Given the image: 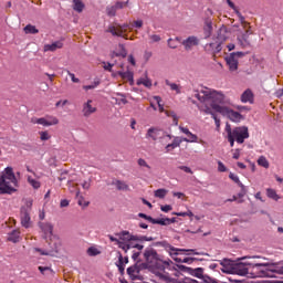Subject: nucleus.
<instances>
[{
    "label": "nucleus",
    "mask_w": 283,
    "mask_h": 283,
    "mask_svg": "<svg viewBox=\"0 0 283 283\" xmlns=\"http://www.w3.org/2000/svg\"><path fill=\"white\" fill-rule=\"evenodd\" d=\"M195 98L200 101L202 105H210L209 107L214 112H218L216 107H224L223 105H231V99L224 96L223 92H218L216 90L206 88L201 92L195 91Z\"/></svg>",
    "instance_id": "nucleus-1"
},
{
    "label": "nucleus",
    "mask_w": 283,
    "mask_h": 283,
    "mask_svg": "<svg viewBox=\"0 0 283 283\" xmlns=\"http://www.w3.org/2000/svg\"><path fill=\"white\" fill-rule=\"evenodd\" d=\"M250 266L248 277H275V265L270 263L247 262Z\"/></svg>",
    "instance_id": "nucleus-2"
},
{
    "label": "nucleus",
    "mask_w": 283,
    "mask_h": 283,
    "mask_svg": "<svg viewBox=\"0 0 283 283\" xmlns=\"http://www.w3.org/2000/svg\"><path fill=\"white\" fill-rule=\"evenodd\" d=\"M179 269H181V271H185L186 273H189V275H192V277H198L199 281H196L191 277H185L184 280L179 281L178 283H218V281H216V279H212L211 276L205 274V269L202 268H188L185 265H180Z\"/></svg>",
    "instance_id": "nucleus-3"
},
{
    "label": "nucleus",
    "mask_w": 283,
    "mask_h": 283,
    "mask_svg": "<svg viewBox=\"0 0 283 283\" xmlns=\"http://www.w3.org/2000/svg\"><path fill=\"white\" fill-rule=\"evenodd\" d=\"M14 187H17V176H14L12 167H7L4 171L0 174V193H14V191H17Z\"/></svg>",
    "instance_id": "nucleus-4"
},
{
    "label": "nucleus",
    "mask_w": 283,
    "mask_h": 283,
    "mask_svg": "<svg viewBox=\"0 0 283 283\" xmlns=\"http://www.w3.org/2000/svg\"><path fill=\"white\" fill-rule=\"evenodd\" d=\"M144 260L149 264V266H158L159 271H165L169 269L174 262L171 260L163 261L160 254L154 248H146L144 251Z\"/></svg>",
    "instance_id": "nucleus-5"
},
{
    "label": "nucleus",
    "mask_w": 283,
    "mask_h": 283,
    "mask_svg": "<svg viewBox=\"0 0 283 283\" xmlns=\"http://www.w3.org/2000/svg\"><path fill=\"white\" fill-rule=\"evenodd\" d=\"M154 247H161L169 253L170 258H174V255H180L181 253H186V255H207L209 258V253L207 252H198L196 249H178L171 245L167 241H158L154 243Z\"/></svg>",
    "instance_id": "nucleus-6"
},
{
    "label": "nucleus",
    "mask_w": 283,
    "mask_h": 283,
    "mask_svg": "<svg viewBox=\"0 0 283 283\" xmlns=\"http://www.w3.org/2000/svg\"><path fill=\"white\" fill-rule=\"evenodd\" d=\"M226 134H231V136L235 139V143H238V145H242L244 140L249 138V127L238 126V127L231 128V124L227 123Z\"/></svg>",
    "instance_id": "nucleus-7"
},
{
    "label": "nucleus",
    "mask_w": 283,
    "mask_h": 283,
    "mask_svg": "<svg viewBox=\"0 0 283 283\" xmlns=\"http://www.w3.org/2000/svg\"><path fill=\"white\" fill-rule=\"evenodd\" d=\"M146 138L148 140H160V143H169L172 137L160 128L150 127L146 133Z\"/></svg>",
    "instance_id": "nucleus-8"
},
{
    "label": "nucleus",
    "mask_w": 283,
    "mask_h": 283,
    "mask_svg": "<svg viewBox=\"0 0 283 283\" xmlns=\"http://www.w3.org/2000/svg\"><path fill=\"white\" fill-rule=\"evenodd\" d=\"M218 114L229 118L232 123H240L244 117L239 112H235L227 106H216Z\"/></svg>",
    "instance_id": "nucleus-9"
},
{
    "label": "nucleus",
    "mask_w": 283,
    "mask_h": 283,
    "mask_svg": "<svg viewBox=\"0 0 283 283\" xmlns=\"http://www.w3.org/2000/svg\"><path fill=\"white\" fill-rule=\"evenodd\" d=\"M248 262L249 261L233 263L230 274L241 275V276L249 275L250 266L249 264H247Z\"/></svg>",
    "instance_id": "nucleus-10"
},
{
    "label": "nucleus",
    "mask_w": 283,
    "mask_h": 283,
    "mask_svg": "<svg viewBox=\"0 0 283 283\" xmlns=\"http://www.w3.org/2000/svg\"><path fill=\"white\" fill-rule=\"evenodd\" d=\"M35 125H42V127H52V125H59V118L54 116L40 117L32 120Z\"/></svg>",
    "instance_id": "nucleus-11"
},
{
    "label": "nucleus",
    "mask_w": 283,
    "mask_h": 283,
    "mask_svg": "<svg viewBox=\"0 0 283 283\" xmlns=\"http://www.w3.org/2000/svg\"><path fill=\"white\" fill-rule=\"evenodd\" d=\"M181 45H184L186 52H191L193 48L200 45V39L196 35H190L181 42Z\"/></svg>",
    "instance_id": "nucleus-12"
},
{
    "label": "nucleus",
    "mask_w": 283,
    "mask_h": 283,
    "mask_svg": "<svg viewBox=\"0 0 283 283\" xmlns=\"http://www.w3.org/2000/svg\"><path fill=\"white\" fill-rule=\"evenodd\" d=\"M39 227L41 231L43 232L44 240H48V238H52V233L54 231V226L49 222H39Z\"/></svg>",
    "instance_id": "nucleus-13"
},
{
    "label": "nucleus",
    "mask_w": 283,
    "mask_h": 283,
    "mask_svg": "<svg viewBox=\"0 0 283 283\" xmlns=\"http://www.w3.org/2000/svg\"><path fill=\"white\" fill-rule=\"evenodd\" d=\"M179 130L187 136L182 137L184 143H198V135L189 132V128L179 126Z\"/></svg>",
    "instance_id": "nucleus-14"
},
{
    "label": "nucleus",
    "mask_w": 283,
    "mask_h": 283,
    "mask_svg": "<svg viewBox=\"0 0 283 283\" xmlns=\"http://www.w3.org/2000/svg\"><path fill=\"white\" fill-rule=\"evenodd\" d=\"M82 114L85 118H90L91 114H96V106L92 105V99H88L82 106Z\"/></svg>",
    "instance_id": "nucleus-15"
},
{
    "label": "nucleus",
    "mask_w": 283,
    "mask_h": 283,
    "mask_svg": "<svg viewBox=\"0 0 283 283\" xmlns=\"http://www.w3.org/2000/svg\"><path fill=\"white\" fill-rule=\"evenodd\" d=\"M226 63L230 72H238L239 61L235 59V54L230 53L228 56H226Z\"/></svg>",
    "instance_id": "nucleus-16"
},
{
    "label": "nucleus",
    "mask_w": 283,
    "mask_h": 283,
    "mask_svg": "<svg viewBox=\"0 0 283 283\" xmlns=\"http://www.w3.org/2000/svg\"><path fill=\"white\" fill-rule=\"evenodd\" d=\"M198 107H199L200 112H203V114H208L211 116V118H213L216 127H220V118H218V115H216V113H213L211 107H209L208 105H200Z\"/></svg>",
    "instance_id": "nucleus-17"
},
{
    "label": "nucleus",
    "mask_w": 283,
    "mask_h": 283,
    "mask_svg": "<svg viewBox=\"0 0 283 283\" xmlns=\"http://www.w3.org/2000/svg\"><path fill=\"white\" fill-rule=\"evenodd\" d=\"M172 143L171 144H168L166 145L165 149H166V153L169 154V151H174V149L180 147V145H182V143H185V138L184 137H172Z\"/></svg>",
    "instance_id": "nucleus-18"
},
{
    "label": "nucleus",
    "mask_w": 283,
    "mask_h": 283,
    "mask_svg": "<svg viewBox=\"0 0 283 283\" xmlns=\"http://www.w3.org/2000/svg\"><path fill=\"white\" fill-rule=\"evenodd\" d=\"M249 34H251V32L249 30H247L241 35H238L237 41H238L240 46L251 48V41H249Z\"/></svg>",
    "instance_id": "nucleus-19"
},
{
    "label": "nucleus",
    "mask_w": 283,
    "mask_h": 283,
    "mask_svg": "<svg viewBox=\"0 0 283 283\" xmlns=\"http://www.w3.org/2000/svg\"><path fill=\"white\" fill-rule=\"evenodd\" d=\"M30 211L28 209L22 208L21 209V224L24 227V229H30Z\"/></svg>",
    "instance_id": "nucleus-20"
},
{
    "label": "nucleus",
    "mask_w": 283,
    "mask_h": 283,
    "mask_svg": "<svg viewBox=\"0 0 283 283\" xmlns=\"http://www.w3.org/2000/svg\"><path fill=\"white\" fill-rule=\"evenodd\" d=\"M219 263L222 266V273L231 274V271L233 269V261H231V259H223L219 261Z\"/></svg>",
    "instance_id": "nucleus-21"
},
{
    "label": "nucleus",
    "mask_w": 283,
    "mask_h": 283,
    "mask_svg": "<svg viewBox=\"0 0 283 283\" xmlns=\"http://www.w3.org/2000/svg\"><path fill=\"white\" fill-rule=\"evenodd\" d=\"M172 260L175 262H178V263L193 264V262H196V261L202 262V260H205V259H198V258H184V259H181V258H178V255H174Z\"/></svg>",
    "instance_id": "nucleus-22"
},
{
    "label": "nucleus",
    "mask_w": 283,
    "mask_h": 283,
    "mask_svg": "<svg viewBox=\"0 0 283 283\" xmlns=\"http://www.w3.org/2000/svg\"><path fill=\"white\" fill-rule=\"evenodd\" d=\"M117 74L124 81H128L129 85H134V72H132V71H126V72L118 71Z\"/></svg>",
    "instance_id": "nucleus-23"
},
{
    "label": "nucleus",
    "mask_w": 283,
    "mask_h": 283,
    "mask_svg": "<svg viewBox=\"0 0 283 283\" xmlns=\"http://www.w3.org/2000/svg\"><path fill=\"white\" fill-rule=\"evenodd\" d=\"M212 32H213V22L211 21V19H207L203 27L205 39H209Z\"/></svg>",
    "instance_id": "nucleus-24"
},
{
    "label": "nucleus",
    "mask_w": 283,
    "mask_h": 283,
    "mask_svg": "<svg viewBox=\"0 0 283 283\" xmlns=\"http://www.w3.org/2000/svg\"><path fill=\"white\" fill-rule=\"evenodd\" d=\"M61 48H63V42L55 41L51 44H45L44 52H56V50H61Z\"/></svg>",
    "instance_id": "nucleus-25"
},
{
    "label": "nucleus",
    "mask_w": 283,
    "mask_h": 283,
    "mask_svg": "<svg viewBox=\"0 0 283 283\" xmlns=\"http://www.w3.org/2000/svg\"><path fill=\"white\" fill-rule=\"evenodd\" d=\"M135 273H140V266H138V263L127 268V275H129L130 279L136 280V277H138Z\"/></svg>",
    "instance_id": "nucleus-26"
},
{
    "label": "nucleus",
    "mask_w": 283,
    "mask_h": 283,
    "mask_svg": "<svg viewBox=\"0 0 283 283\" xmlns=\"http://www.w3.org/2000/svg\"><path fill=\"white\" fill-rule=\"evenodd\" d=\"M242 103H253V92L251 90H245L241 95Z\"/></svg>",
    "instance_id": "nucleus-27"
},
{
    "label": "nucleus",
    "mask_w": 283,
    "mask_h": 283,
    "mask_svg": "<svg viewBox=\"0 0 283 283\" xmlns=\"http://www.w3.org/2000/svg\"><path fill=\"white\" fill-rule=\"evenodd\" d=\"M73 10L81 13L85 10V4L81 0H73Z\"/></svg>",
    "instance_id": "nucleus-28"
},
{
    "label": "nucleus",
    "mask_w": 283,
    "mask_h": 283,
    "mask_svg": "<svg viewBox=\"0 0 283 283\" xmlns=\"http://www.w3.org/2000/svg\"><path fill=\"white\" fill-rule=\"evenodd\" d=\"M116 235H118L120 242H132V234L129 233V231H122L120 233H117Z\"/></svg>",
    "instance_id": "nucleus-29"
},
{
    "label": "nucleus",
    "mask_w": 283,
    "mask_h": 283,
    "mask_svg": "<svg viewBox=\"0 0 283 283\" xmlns=\"http://www.w3.org/2000/svg\"><path fill=\"white\" fill-rule=\"evenodd\" d=\"M137 85H144V87H151V80L147 77V73H145V77H140L137 80Z\"/></svg>",
    "instance_id": "nucleus-30"
},
{
    "label": "nucleus",
    "mask_w": 283,
    "mask_h": 283,
    "mask_svg": "<svg viewBox=\"0 0 283 283\" xmlns=\"http://www.w3.org/2000/svg\"><path fill=\"white\" fill-rule=\"evenodd\" d=\"M166 85L168 87H170L171 92H176V94H181V87L180 85L176 84V83H171L169 80L165 81Z\"/></svg>",
    "instance_id": "nucleus-31"
},
{
    "label": "nucleus",
    "mask_w": 283,
    "mask_h": 283,
    "mask_svg": "<svg viewBox=\"0 0 283 283\" xmlns=\"http://www.w3.org/2000/svg\"><path fill=\"white\" fill-rule=\"evenodd\" d=\"M20 235H21V232H19L18 230H13V231L9 234L8 240H9V242H14V243H17V242H19Z\"/></svg>",
    "instance_id": "nucleus-32"
},
{
    "label": "nucleus",
    "mask_w": 283,
    "mask_h": 283,
    "mask_svg": "<svg viewBox=\"0 0 283 283\" xmlns=\"http://www.w3.org/2000/svg\"><path fill=\"white\" fill-rule=\"evenodd\" d=\"M153 224H160L161 227H169V218H153Z\"/></svg>",
    "instance_id": "nucleus-33"
},
{
    "label": "nucleus",
    "mask_w": 283,
    "mask_h": 283,
    "mask_svg": "<svg viewBox=\"0 0 283 283\" xmlns=\"http://www.w3.org/2000/svg\"><path fill=\"white\" fill-rule=\"evenodd\" d=\"M114 185L118 191H127L129 189V186L125 181L116 180Z\"/></svg>",
    "instance_id": "nucleus-34"
},
{
    "label": "nucleus",
    "mask_w": 283,
    "mask_h": 283,
    "mask_svg": "<svg viewBox=\"0 0 283 283\" xmlns=\"http://www.w3.org/2000/svg\"><path fill=\"white\" fill-rule=\"evenodd\" d=\"M116 266L118 268V271L122 275L125 274V263L123 262V254L120 253L118 255V261L116 263Z\"/></svg>",
    "instance_id": "nucleus-35"
},
{
    "label": "nucleus",
    "mask_w": 283,
    "mask_h": 283,
    "mask_svg": "<svg viewBox=\"0 0 283 283\" xmlns=\"http://www.w3.org/2000/svg\"><path fill=\"white\" fill-rule=\"evenodd\" d=\"M266 193H268V198H271L272 200H275L276 202H277V200H280V195L272 188H268Z\"/></svg>",
    "instance_id": "nucleus-36"
},
{
    "label": "nucleus",
    "mask_w": 283,
    "mask_h": 283,
    "mask_svg": "<svg viewBox=\"0 0 283 283\" xmlns=\"http://www.w3.org/2000/svg\"><path fill=\"white\" fill-rule=\"evenodd\" d=\"M25 34H39V29L32 24H28L24 27Z\"/></svg>",
    "instance_id": "nucleus-37"
},
{
    "label": "nucleus",
    "mask_w": 283,
    "mask_h": 283,
    "mask_svg": "<svg viewBox=\"0 0 283 283\" xmlns=\"http://www.w3.org/2000/svg\"><path fill=\"white\" fill-rule=\"evenodd\" d=\"M98 85H101V80H95L91 85H84L83 90H85V92H87L90 90H96V87H98Z\"/></svg>",
    "instance_id": "nucleus-38"
},
{
    "label": "nucleus",
    "mask_w": 283,
    "mask_h": 283,
    "mask_svg": "<svg viewBox=\"0 0 283 283\" xmlns=\"http://www.w3.org/2000/svg\"><path fill=\"white\" fill-rule=\"evenodd\" d=\"M258 165L264 167V169H269V160L264 156L259 157Z\"/></svg>",
    "instance_id": "nucleus-39"
},
{
    "label": "nucleus",
    "mask_w": 283,
    "mask_h": 283,
    "mask_svg": "<svg viewBox=\"0 0 283 283\" xmlns=\"http://www.w3.org/2000/svg\"><path fill=\"white\" fill-rule=\"evenodd\" d=\"M117 245H118V248L122 249V251H124L125 253H127V251H129V249H132V244L125 243L124 241H117Z\"/></svg>",
    "instance_id": "nucleus-40"
},
{
    "label": "nucleus",
    "mask_w": 283,
    "mask_h": 283,
    "mask_svg": "<svg viewBox=\"0 0 283 283\" xmlns=\"http://www.w3.org/2000/svg\"><path fill=\"white\" fill-rule=\"evenodd\" d=\"M237 17L239 18V21L242 25V28H247L249 25V22L244 19V15L240 11H235Z\"/></svg>",
    "instance_id": "nucleus-41"
},
{
    "label": "nucleus",
    "mask_w": 283,
    "mask_h": 283,
    "mask_svg": "<svg viewBox=\"0 0 283 283\" xmlns=\"http://www.w3.org/2000/svg\"><path fill=\"white\" fill-rule=\"evenodd\" d=\"M119 52L116 53V56H122L125 59L127 56V49H125V44H119L118 45Z\"/></svg>",
    "instance_id": "nucleus-42"
},
{
    "label": "nucleus",
    "mask_w": 283,
    "mask_h": 283,
    "mask_svg": "<svg viewBox=\"0 0 283 283\" xmlns=\"http://www.w3.org/2000/svg\"><path fill=\"white\" fill-rule=\"evenodd\" d=\"M28 182L33 187V189H40L41 182L39 180L33 179L32 177H28Z\"/></svg>",
    "instance_id": "nucleus-43"
},
{
    "label": "nucleus",
    "mask_w": 283,
    "mask_h": 283,
    "mask_svg": "<svg viewBox=\"0 0 283 283\" xmlns=\"http://www.w3.org/2000/svg\"><path fill=\"white\" fill-rule=\"evenodd\" d=\"M165 196H167V190L166 189H163V188H160V189H157L156 191H155V198H165Z\"/></svg>",
    "instance_id": "nucleus-44"
},
{
    "label": "nucleus",
    "mask_w": 283,
    "mask_h": 283,
    "mask_svg": "<svg viewBox=\"0 0 283 283\" xmlns=\"http://www.w3.org/2000/svg\"><path fill=\"white\" fill-rule=\"evenodd\" d=\"M108 32H109L113 36H123V30L116 31V28H115V27H109V28H108Z\"/></svg>",
    "instance_id": "nucleus-45"
},
{
    "label": "nucleus",
    "mask_w": 283,
    "mask_h": 283,
    "mask_svg": "<svg viewBox=\"0 0 283 283\" xmlns=\"http://www.w3.org/2000/svg\"><path fill=\"white\" fill-rule=\"evenodd\" d=\"M87 254L91 256H96V255H101V251H98V249L91 247L87 249Z\"/></svg>",
    "instance_id": "nucleus-46"
},
{
    "label": "nucleus",
    "mask_w": 283,
    "mask_h": 283,
    "mask_svg": "<svg viewBox=\"0 0 283 283\" xmlns=\"http://www.w3.org/2000/svg\"><path fill=\"white\" fill-rule=\"evenodd\" d=\"M116 11H117V9H116L115 4L106 8V12H107L108 17H116Z\"/></svg>",
    "instance_id": "nucleus-47"
},
{
    "label": "nucleus",
    "mask_w": 283,
    "mask_h": 283,
    "mask_svg": "<svg viewBox=\"0 0 283 283\" xmlns=\"http://www.w3.org/2000/svg\"><path fill=\"white\" fill-rule=\"evenodd\" d=\"M129 4V0L123 2V1H117L115 3V9L117 10H123L125 8V6H128Z\"/></svg>",
    "instance_id": "nucleus-48"
},
{
    "label": "nucleus",
    "mask_w": 283,
    "mask_h": 283,
    "mask_svg": "<svg viewBox=\"0 0 283 283\" xmlns=\"http://www.w3.org/2000/svg\"><path fill=\"white\" fill-rule=\"evenodd\" d=\"M154 99L157 102L159 112H165V106L163 104H160V103H163V98L160 96H154Z\"/></svg>",
    "instance_id": "nucleus-49"
},
{
    "label": "nucleus",
    "mask_w": 283,
    "mask_h": 283,
    "mask_svg": "<svg viewBox=\"0 0 283 283\" xmlns=\"http://www.w3.org/2000/svg\"><path fill=\"white\" fill-rule=\"evenodd\" d=\"M138 218H143L144 220H147V221L150 222L151 224H153V222H154V217L147 216V214H145V213H143V212H139V213H138Z\"/></svg>",
    "instance_id": "nucleus-50"
},
{
    "label": "nucleus",
    "mask_w": 283,
    "mask_h": 283,
    "mask_svg": "<svg viewBox=\"0 0 283 283\" xmlns=\"http://www.w3.org/2000/svg\"><path fill=\"white\" fill-rule=\"evenodd\" d=\"M51 136L50 133H48V130L44 132H40V139L41 140H50Z\"/></svg>",
    "instance_id": "nucleus-51"
},
{
    "label": "nucleus",
    "mask_w": 283,
    "mask_h": 283,
    "mask_svg": "<svg viewBox=\"0 0 283 283\" xmlns=\"http://www.w3.org/2000/svg\"><path fill=\"white\" fill-rule=\"evenodd\" d=\"M229 178H230V180H233V182H235L237 185L242 182V181H240V177H238V175H235L233 172L229 174Z\"/></svg>",
    "instance_id": "nucleus-52"
},
{
    "label": "nucleus",
    "mask_w": 283,
    "mask_h": 283,
    "mask_svg": "<svg viewBox=\"0 0 283 283\" xmlns=\"http://www.w3.org/2000/svg\"><path fill=\"white\" fill-rule=\"evenodd\" d=\"M144 237L145 235H134V234H132L130 242H144Z\"/></svg>",
    "instance_id": "nucleus-53"
},
{
    "label": "nucleus",
    "mask_w": 283,
    "mask_h": 283,
    "mask_svg": "<svg viewBox=\"0 0 283 283\" xmlns=\"http://www.w3.org/2000/svg\"><path fill=\"white\" fill-rule=\"evenodd\" d=\"M149 39H150L151 43H160V41H161V38L158 34H151V35H149Z\"/></svg>",
    "instance_id": "nucleus-54"
},
{
    "label": "nucleus",
    "mask_w": 283,
    "mask_h": 283,
    "mask_svg": "<svg viewBox=\"0 0 283 283\" xmlns=\"http://www.w3.org/2000/svg\"><path fill=\"white\" fill-rule=\"evenodd\" d=\"M137 163H138L139 167H146V169H151V166L148 165L147 161L143 158H139Z\"/></svg>",
    "instance_id": "nucleus-55"
},
{
    "label": "nucleus",
    "mask_w": 283,
    "mask_h": 283,
    "mask_svg": "<svg viewBox=\"0 0 283 283\" xmlns=\"http://www.w3.org/2000/svg\"><path fill=\"white\" fill-rule=\"evenodd\" d=\"M230 54H234V57L238 59H242L243 56H247V52H242V51H238V52H232Z\"/></svg>",
    "instance_id": "nucleus-56"
},
{
    "label": "nucleus",
    "mask_w": 283,
    "mask_h": 283,
    "mask_svg": "<svg viewBox=\"0 0 283 283\" xmlns=\"http://www.w3.org/2000/svg\"><path fill=\"white\" fill-rule=\"evenodd\" d=\"M67 75L70 76V78L73 83H81V80H78V77H76V75H74V73L67 71Z\"/></svg>",
    "instance_id": "nucleus-57"
},
{
    "label": "nucleus",
    "mask_w": 283,
    "mask_h": 283,
    "mask_svg": "<svg viewBox=\"0 0 283 283\" xmlns=\"http://www.w3.org/2000/svg\"><path fill=\"white\" fill-rule=\"evenodd\" d=\"M218 171H220L221 174H224V171H227V166H224V164L222 161H218Z\"/></svg>",
    "instance_id": "nucleus-58"
},
{
    "label": "nucleus",
    "mask_w": 283,
    "mask_h": 283,
    "mask_svg": "<svg viewBox=\"0 0 283 283\" xmlns=\"http://www.w3.org/2000/svg\"><path fill=\"white\" fill-rule=\"evenodd\" d=\"M227 139H228V143H230V147H233L235 145V139L233 135L227 134Z\"/></svg>",
    "instance_id": "nucleus-59"
},
{
    "label": "nucleus",
    "mask_w": 283,
    "mask_h": 283,
    "mask_svg": "<svg viewBox=\"0 0 283 283\" xmlns=\"http://www.w3.org/2000/svg\"><path fill=\"white\" fill-rule=\"evenodd\" d=\"M174 209V207H171L170 205H165L160 207V210L164 211V213H169V211H171Z\"/></svg>",
    "instance_id": "nucleus-60"
},
{
    "label": "nucleus",
    "mask_w": 283,
    "mask_h": 283,
    "mask_svg": "<svg viewBox=\"0 0 283 283\" xmlns=\"http://www.w3.org/2000/svg\"><path fill=\"white\" fill-rule=\"evenodd\" d=\"M274 275H283V266H274Z\"/></svg>",
    "instance_id": "nucleus-61"
},
{
    "label": "nucleus",
    "mask_w": 283,
    "mask_h": 283,
    "mask_svg": "<svg viewBox=\"0 0 283 283\" xmlns=\"http://www.w3.org/2000/svg\"><path fill=\"white\" fill-rule=\"evenodd\" d=\"M178 169H180L181 171H185L186 174H193L191 168H189L188 166H179Z\"/></svg>",
    "instance_id": "nucleus-62"
},
{
    "label": "nucleus",
    "mask_w": 283,
    "mask_h": 283,
    "mask_svg": "<svg viewBox=\"0 0 283 283\" xmlns=\"http://www.w3.org/2000/svg\"><path fill=\"white\" fill-rule=\"evenodd\" d=\"M114 67V64L107 62H104V70H106L107 72H112V69Z\"/></svg>",
    "instance_id": "nucleus-63"
},
{
    "label": "nucleus",
    "mask_w": 283,
    "mask_h": 283,
    "mask_svg": "<svg viewBox=\"0 0 283 283\" xmlns=\"http://www.w3.org/2000/svg\"><path fill=\"white\" fill-rule=\"evenodd\" d=\"M275 96H276V98H282V96H283V88L277 90L275 92Z\"/></svg>",
    "instance_id": "nucleus-64"
}]
</instances>
